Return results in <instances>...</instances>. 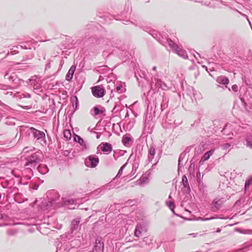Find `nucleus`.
<instances>
[{"label": "nucleus", "instance_id": "a19ab883", "mask_svg": "<svg viewBox=\"0 0 252 252\" xmlns=\"http://www.w3.org/2000/svg\"><path fill=\"white\" fill-rule=\"evenodd\" d=\"M104 39H99L96 40V43L97 44H100L101 42H103Z\"/></svg>", "mask_w": 252, "mask_h": 252}, {"label": "nucleus", "instance_id": "f257e3e1", "mask_svg": "<svg viewBox=\"0 0 252 252\" xmlns=\"http://www.w3.org/2000/svg\"><path fill=\"white\" fill-rule=\"evenodd\" d=\"M26 162L23 176V178L30 180L33 176L32 168H34L40 161L39 155L37 153L33 154L26 158Z\"/></svg>", "mask_w": 252, "mask_h": 252}, {"label": "nucleus", "instance_id": "7ed1b4c3", "mask_svg": "<svg viewBox=\"0 0 252 252\" xmlns=\"http://www.w3.org/2000/svg\"><path fill=\"white\" fill-rule=\"evenodd\" d=\"M165 43L168 44V45L171 48L172 51L178 54L179 56L186 59L188 57L187 52L185 50L182 49L176 44L170 38H167L165 39Z\"/></svg>", "mask_w": 252, "mask_h": 252}, {"label": "nucleus", "instance_id": "473e14b6", "mask_svg": "<svg viewBox=\"0 0 252 252\" xmlns=\"http://www.w3.org/2000/svg\"><path fill=\"white\" fill-rule=\"evenodd\" d=\"M167 205L168 206L169 209L172 211V212H174V203L171 201L166 202Z\"/></svg>", "mask_w": 252, "mask_h": 252}, {"label": "nucleus", "instance_id": "4c0bfd02", "mask_svg": "<svg viewBox=\"0 0 252 252\" xmlns=\"http://www.w3.org/2000/svg\"><path fill=\"white\" fill-rule=\"evenodd\" d=\"M232 90L234 92H237L238 91V87L237 85L235 84L233 85L231 87Z\"/></svg>", "mask_w": 252, "mask_h": 252}, {"label": "nucleus", "instance_id": "393cba45", "mask_svg": "<svg viewBox=\"0 0 252 252\" xmlns=\"http://www.w3.org/2000/svg\"><path fill=\"white\" fill-rule=\"evenodd\" d=\"M14 96L16 97H18L19 98H30L31 97V94L27 93H23L22 94H20L19 93L15 94H14Z\"/></svg>", "mask_w": 252, "mask_h": 252}, {"label": "nucleus", "instance_id": "09e8293b", "mask_svg": "<svg viewBox=\"0 0 252 252\" xmlns=\"http://www.w3.org/2000/svg\"><path fill=\"white\" fill-rule=\"evenodd\" d=\"M202 67H203V68H205L206 70H207V66H205V65H202Z\"/></svg>", "mask_w": 252, "mask_h": 252}, {"label": "nucleus", "instance_id": "37998d69", "mask_svg": "<svg viewBox=\"0 0 252 252\" xmlns=\"http://www.w3.org/2000/svg\"><path fill=\"white\" fill-rule=\"evenodd\" d=\"M13 93L12 92H11V91H7L6 93H5L4 94H7V95L9 94L10 95H13Z\"/></svg>", "mask_w": 252, "mask_h": 252}, {"label": "nucleus", "instance_id": "a18cd8bd", "mask_svg": "<svg viewBox=\"0 0 252 252\" xmlns=\"http://www.w3.org/2000/svg\"><path fill=\"white\" fill-rule=\"evenodd\" d=\"M201 177V173L200 172H198L197 173V178H200Z\"/></svg>", "mask_w": 252, "mask_h": 252}, {"label": "nucleus", "instance_id": "e433bc0d", "mask_svg": "<svg viewBox=\"0 0 252 252\" xmlns=\"http://www.w3.org/2000/svg\"><path fill=\"white\" fill-rule=\"evenodd\" d=\"M231 147V144L229 143H225L222 145L223 149H227Z\"/></svg>", "mask_w": 252, "mask_h": 252}, {"label": "nucleus", "instance_id": "2eb2a0df", "mask_svg": "<svg viewBox=\"0 0 252 252\" xmlns=\"http://www.w3.org/2000/svg\"><path fill=\"white\" fill-rule=\"evenodd\" d=\"M216 81L218 83L223 85H227L229 82L228 78L222 75L217 77Z\"/></svg>", "mask_w": 252, "mask_h": 252}, {"label": "nucleus", "instance_id": "13d9d810", "mask_svg": "<svg viewBox=\"0 0 252 252\" xmlns=\"http://www.w3.org/2000/svg\"><path fill=\"white\" fill-rule=\"evenodd\" d=\"M198 63H201L199 61L198 62Z\"/></svg>", "mask_w": 252, "mask_h": 252}, {"label": "nucleus", "instance_id": "2f4dec72", "mask_svg": "<svg viewBox=\"0 0 252 252\" xmlns=\"http://www.w3.org/2000/svg\"><path fill=\"white\" fill-rule=\"evenodd\" d=\"M17 230L16 229H9L7 231L6 233L8 235L13 236L17 233Z\"/></svg>", "mask_w": 252, "mask_h": 252}, {"label": "nucleus", "instance_id": "20e7f679", "mask_svg": "<svg viewBox=\"0 0 252 252\" xmlns=\"http://www.w3.org/2000/svg\"><path fill=\"white\" fill-rule=\"evenodd\" d=\"M99 162V158L94 155L88 156L85 159V163L87 166L94 168L95 167Z\"/></svg>", "mask_w": 252, "mask_h": 252}, {"label": "nucleus", "instance_id": "9d476101", "mask_svg": "<svg viewBox=\"0 0 252 252\" xmlns=\"http://www.w3.org/2000/svg\"><path fill=\"white\" fill-rule=\"evenodd\" d=\"M104 244L103 242H101L100 240L97 238L95 240L94 250L97 252H101L103 251Z\"/></svg>", "mask_w": 252, "mask_h": 252}, {"label": "nucleus", "instance_id": "79ce46f5", "mask_svg": "<svg viewBox=\"0 0 252 252\" xmlns=\"http://www.w3.org/2000/svg\"><path fill=\"white\" fill-rule=\"evenodd\" d=\"M214 218H205V219H203V218H199L198 219V220H210L211 219H213Z\"/></svg>", "mask_w": 252, "mask_h": 252}, {"label": "nucleus", "instance_id": "cd10ccee", "mask_svg": "<svg viewBox=\"0 0 252 252\" xmlns=\"http://www.w3.org/2000/svg\"><path fill=\"white\" fill-rule=\"evenodd\" d=\"M15 119L11 117H7L5 120V123L8 125H15Z\"/></svg>", "mask_w": 252, "mask_h": 252}, {"label": "nucleus", "instance_id": "b1692460", "mask_svg": "<svg viewBox=\"0 0 252 252\" xmlns=\"http://www.w3.org/2000/svg\"><path fill=\"white\" fill-rule=\"evenodd\" d=\"M198 187L199 191L202 194H204L206 192L205 186L204 185L203 183L200 180L198 181Z\"/></svg>", "mask_w": 252, "mask_h": 252}, {"label": "nucleus", "instance_id": "a211bd4d", "mask_svg": "<svg viewBox=\"0 0 252 252\" xmlns=\"http://www.w3.org/2000/svg\"><path fill=\"white\" fill-rule=\"evenodd\" d=\"M69 246L68 243H64L61 248H57L56 252H69L71 249H73V248L69 249Z\"/></svg>", "mask_w": 252, "mask_h": 252}, {"label": "nucleus", "instance_id": "ddd939ff", "mask_svg": "<svg viewBox=\"0 0 252 252\" xmlns=\"http://www.w3.org/2000/svg\"><path fill=\"white\" fill-rule=\"evenodd\" d=\"M75 69H76L75 65H72L70 67V69H69V70L65 76V79L67 81H70L71 80Z\"/></svg>", "mask_w": 252, "mask_h": 252}, {"label": "nucleus", "instance_id": "7c9ffc66", "mask_svg": "<svg viewBox=\"0 0 252 252\" xmlns=\"http://www.w3.org/2000/svg\"><path fill=\"white\" fill-rule=\"evenodd\" d=\"M127 164V162H126V163H125L119 169V172L116 176V177H120L122 174H123V170L124 168L126 167V165Z\"/></svg>", "mask_w": 252, "mask_h": 252}, {"label": "nucleus", "instance_id": "de8ad7c7", "mask_svg": "<svg viewBox=\"0 0 252 252\" xmlns=\"http://www.w3.org/2000/svg\"><path fill=\"white\" fill-rule=\"evenodd\" d=\"M147 123L146 121H145V125H144V127L145 128H146V127L147 126Z\"/></svg>", "mask_w": 252, "mask_h": 252}, {"label": "nucleus", "instance_id": "4be33fe9", "mask_svg": "<svg viewBox=\"0 0 252 252\" xmlns=\"http://www.w3.org/2000/svg\"><path fill=\"white\" fill-rule=\"evenodd\" d=\"M75 141L78 142L82 147L83 149H87V145L85 141L79 136L76 135L74 138Z\"/></svg>", "mask_w": 252, "mask_h": 252}, {"label": "nucleus", "instance_id": "0eeeda50", "mask_svg": "<svg viewBox=\"0 0 252 252\" xmlns=\"http://www.w3.org/2000/svg\"><path fill=\"white\" fill-rule=\"evenodd\" d=\"M224 203V199L221 198L214 199L212 203L211 211L214 212H217L222 206Z\"/></svg>", "mask_w": 252, "mask_h": 252}, {"label": "nucleus", "instance_id": "1a4fd4ad", "mask_svg": "<svg viewBox=\"0 0 252 252\" xmlns=\"http://www.w3.org/2000/svg\"><path fill=\"white\" fill-rule=\"evenodd\" d=\"M145 231H146V230L144 226L141 224H138L135 227L134 235L137 237H139L142 233Z\"/></svg>", "mask_w": 252, "mask_h": 252}, {"label": "nucleus", "instance_id": "dca6fc26", "mask_svg": "<svg viewBox=\"0 0 252 252\" xmlns=\"http://www.w3.org/2000/svg\"><path fill=\"white\" fill-rule=\"evenodd\" d=\"M110 189V185L107 184L106 186L103 187L101 189H99L94 190L93 192V195H96L99 193H101V194H103L105 191L109 190Z\"/></svg>", "mask_w": 252, "mask_h": 252}, {"label": "nucleus", "instance_id": "c85d7f7f", "mask_svg": "<svg viewBox=\"0 0 252 252\" xmlns=\"http://www.w3.org/2000/svg\"><path fill=\"white\" fill-rule=\"evenodd\" d=\"M63 136L66 140H69L71 137L70 131L68 129H65L63 131Z\"/></svg>", "mask_w": 252, "mask_h": 252}, {"label": "nucleus", "instance_id": "f8f14e48", "mask_svg": "<svg viewBox=\"0 0 252 252\" xmlns=\"http://www.w3.org/2000/svg\"><path fill=\"white\" fill-rule=\"evenodd\" d=\"M80 222V218L75 219L72 221L70 228L71 233H73L74 231L77 230L78 228Z\"/></svg>", "mask_w": 252, "mask_h": 252}, {"label": "nucleus", "instance_id": "864d4df0", "mask_svg": "<svg viewBox=\"0 0 252 252\" xmlns=\"http://www.w3.org/2000/svg\"><path fill=\"white\" fill-rule=\"evenodd\" d=\"M194 57H195V58L196 60H198V59H197V58L196 57V56H195V55H194Z\"/></svg>", "mask_w": 252, "mask_h": 252}, {"label": "nucleus", "instance_id": "6e6552de", "mask_svg": "<svg viewBox=\"0 0 252 252\" xmlns=\"http://www.w3.org/2000/svg\"><path fill=\"white\" fill-rule=\"evenodd\" d=\"M155 83V85L156 88L158 89H161L163 90H168L169 87L164 82L162 81L161 79L156 78V77L154 78V81H153V83Z\"/></svg>", "mask_w": 252, "mask_h": 252}, {"label": "nucleus", "instance_id": "39448f33", "mask_svg": "<svg viewBox=\"0 0 252 252\" xmlns=\"http://www.w3.org/2000/svg\"><path fill=\"white\" fill-rule=\"evenodd\" d=\"M30 133L36 140L41 141L44 140L45 135L43 132L40 131L33 127L30 128Z\"/></svg>", "mask_w": 252, "mask_h": 252}, {"label": "nucleus", "instance_id": "423d86ee", "mask_svg": "<svg viewBox=\"0 0 252 252\" xmlns=\"http://www.w3.org/2000/svg\"><path fill=\"white\" fill-rule=\"evenodd\" d=\"M93 95L96 97H101L104 96L105 89L102 86H96L92 88Z\"/></svg>", "mask_w": 252, "mask_h": 252}, {"label": "nucleus", "instance_id": "9b49d317", "mask_svg": "<svg viewBox=\"0 0 252 252\" xmlns=\"http://www.w3.org/2000/svg\"><path fill=\"white\" fill-rule=\"evenodd\" d=\"M243 143L247 147L252 149V135L251 134H247L244 138Z\"/></svg>", "mask_w": 252, "mask_h": 252}, {"label": "nucleus", "instance_id": "6ab92c4d", "mask_svg": "<svg viewBox=\"0 0 252 252\" xmlns=\"http://www.w3.org/2000/svg\"><path fill=\"white\" fill-rule=\"evenodd\" d=\"M101 149L103 152L109 153L112 151V147L111 144H109L108 143H105L103 144L101 147Z\"/></svg>", "mask_w": 252, "mask_h": 252}, {"label": "nucleus", "instance_id": "5fc2aeb1", "mask_svg": "<svg viewBox=\"0 0 252 252\" xmlns=\"http://www.w3.org/2000/svg\"><path fill=\"white\" fill-rule=\"evenodd\" d=\"M3 225H4V224H0V226H3Z\"/></svg>", "mask_w": 252, "mask_h": 252}, {"label": "nucleus", "instance_id": "f3484780", "mask_svg": "<svg viewBox=\"0 0 252 252\" xmlns=\"http://www.w3.org/2000/svg\"><path fill=\"white\" fill-rule=\"evenodd\" d=\"M38 171L41 174L44 175L49 172V168L45 164H39L37 168Z\"/></svg>", "mask_w": 252, "mask_h": 252}, {"label": "nucleus", "instance_id": "f03ea898", "mask_svg": "<svg viewBox=\"0 0 252 252\" xmlns=\"http://www.w3.org/2000/svg\"><path fill=\"white\" fill-rule=\"evenodd\" d=\"M47 197L49 198V200L42 202V209L44 210H46L49 209L52 207L53 208L55 209L60 206L59 205L60 203L59 195L56 191H53L48 192Z\"/></svg>", "mask_w": 252, "mask_h": 252}, {"label": "nucleus", "instance_id": "c9c22d12", "mask_svg": "<svg viewBox=\"0 0 252 252\" xmlns=\"http://www.w3.org/2000/svg\"><path fill=\"white\" fill-rule=\"evenodd\" d=\"M182 156H183L182 154L180 155L179 158V160H178V169H179L181 167V166L183 165V163H181L182 160L183 159Z\"/></svg>", "mask_w": 252, "mask_h": 252}, {"label": "nucleus", "instance_id": "ea45409f", "mask_svg": "<svg viewBox=\"0 0 252 252\" xmlns=\"http://www.w3.org/2000/svg\"><path fill=\"white\" fill-rule=\"evenodd\" d=\"M150 34L153 36V37L154 38L158 39V33H157V32L153 31Z\"/></svg>", "mask_w": 252, "mask_h": 252}, {"label": "nucleus", "instance_id": "49530a36", "mask_svg": "<svg viewBox=\"0 0 252 252\" xmlns=\"http://www.w3.org/2000/svg\"><path fill=\"white\" fill-rule=\"evenodd\" d=\"M156 69H157V67L156 66H155L153 67V70L154 71H156Z\"/></svg>", "mask_w": 252, "mask_h": 252}, {"label": "nucleus", "instance_id": "bf43d9fd", "mask_svg": "<svg viewBox=\"0 0 252 252\" xmlns=\"http://www.w3.org/2000/svg\"><path fill=\"white\" fill-rule=\"evenodd\" d=\"M72 203H74V200H72Z\"/></svg>", "mask_w": 252, "mask_h": 252}, {"label": "nucleus", "instance_id": "8fccbe9b", "mask_svg": "<svg viewBox=\"0 0 252 252\" xmlns=\"http://www.w3.org/2000/svg\"><path fill=\"white\" fill-rule=\"evenodd\" d=\"M147 238H144L143 239V241H144V242H146V240H147Z\"/></svg>", "mask_w": 252, "mask_h": 252}, {"label": "nucleus", "instance_id": "bb28decb", "mask_svg": "<svg viewBox=\"0 0 252 252\" xmlns=\"http://www.w3.org/2000/svg\"><path fill=\"white\" fill-rule=\"evenodd\" d=\"M94 111V116L102 114L104 112V110H100L97 107H94L91 112Z\"/></svg>", "mask_w": 252, "mask_h": 252}, {"label": "nucleus", "instance_id": "4d7b16f0", "mask_svg": "<svg viewBox=\"0 0 252 252\" xmlns=\"http://www.w3.org/2000/svg\"><path fill=\"white\" fill-rule=\"evenodd\" d=\"M75 202H76V201H77V200H75ZM74 203L77 204V203H76V202H74Z\"/></svg>", "mask_w": 252, "mask_h": 252}, {"label": "nucleus", "instance_id": "5701e85b", "mask_svg": "<svg viewBox=\"0 0 252 252\" xmlns=\"http://www.w3.org/2000/svg\"><path fill=\"white\" fill-rule=\"evenodd\" d=\"M132 140L130 137L126 135H124L122 138V142L125 146H127L129 144V142Z\"/></svg>", "mask_w": 252, "mask_h": 252}, {"label": "nucleus", "instance_id": "c756f323", "mask_svg": "<svg viewBox=\"0 0 252 252\" xmlns=\"http://www.w3.org/2000/svg\"><path fill=\"white\" fill-rule=\"evenodd\" d=\"M168 100L166 98H163L162 102L161 104V111H163L168 106L167 104Z\"/></svg>", "mask_w": 252, "mask_h": 252}, {"label": "nucleus", "instance_id": "603ef678", "mask_svg": "<svg viewBox=\"0 0 252 252\" xmlns=\"http://www.w3.org/2000/svg\"><path fill=\"white\" fill-rule=\"evenodd\" d=\"M96 138H97V139H98V138H99V135H97L96 136Z\"/></svg>", "mask_w": 252, "mask_h": 252}, {"label": "nucleus", "instance_id": "72a5a7b5", "mask_svg": "<svg viewBox=\"0 0 252 252\" xmlns=\"http://www.w3.org/2000/svg\"><path fill=\"white\" fill-rule=\"evenodd\" d=\"M114 91H116V92L119 94L122 93L123 92L122 85L117 86L116 88L114 89Z\"/></svg>", "mask_w": 252, "mask_h": 252}, {"label": "nucleus", "instance_id": "4468645a", "mask_svg": "<svg viewBox=\"0 0 252 252\" xmlns=\"http://www.w3.org/2000/svg\"><path fill=\"white\" fill-rule=\"evenodd\" d=\"M156 154V148L154 146H152L149 149L148 158L150 162L152 161L154 158Z\"/></svg>", "mask_w": 252, "mask_h": 252}, {"label": "nucleus", "instance_id": "58836bf2", "mask_svg": "<svg viewBox=\"0 0 252 252\" xmlns=\"http://www.w3.org/2000/svg\"><path fill=\"white\" fill-rule=\"evenodd\" d=\"M71 100L72 101H76L75 105H76V108L79 104L77 97L76 96H74L73 97L71 98Z\"/></svg>", "mask_w": 252, "mask_h": 252}, {"label": "nucleus", "instance_id": "c03bdc74", "mask_svg": "<svg viewBox=\"0 0 252 252\" xmlns=\"http://www.w3.org/2000/svg\"><path fill=\"white\" fill-rule=\"evenodd\" d=\"M189 235H192L193 237H195L197 236L198 235V233H191V234H190Z\"/></svg>", "mask_w": 252, "mask_h": 252}, {"label": "nucleus", "instance_id": "aec40b11", "mask_svg": "<svg viewBox=\"0 0 252 252\" xmlns=\"http://www.w3.org/2000/svg\"><path fill=\"white\" fill-rule=\"evenodd\" d=\"M215 151L214 149H211L208 152L205 153L201 158V161H204L208 160L210 157L213 155Z\"/></svg>", "mask_w": 252, "mask_h": 252}, {"label": "nucleus", "instance_id": "f704fd0d", "mask_svg": "<svg viewBox=\"0 0 252 252\" xmlns=\"http://www.w3.org/2000/svg\"><path fill=\"white\" fill-rule=\"evenodd\" d=\"M252 182V179L248 180L246 181L245 185V189L249 188Z\"/></svg>", "mask_w": 252, "mask_h": 252}, {"label": "nucleus", "instance_id": "412c9836", "mask_svg": "<svg viewBox=\"0 0 252 252\" xmlns=\"http://www.w3.org/2000/svg\"><path fill=\"white\" fill-rule=\"evenodd\" d=\"M182 183L183 184L184 187L185 188L187 189V191H188L189 192L190 191V188L189 186V184L188 183L187 178L186 175H184L182 177Z\"/></svg>", "mask_w": 252, "mask_h": 252}, {"label": "nucleus", "instance_id": "a878e982", "mask_svg": "<svg viewBox=\"0 0 252 252\" xmlns=\"http://www.w3.org/2000/svg\"><path fill=\"white\" fill-rule=\"evenodd\" d=\"M137 184L142 185L145 183H147L148 182V178L146 176H141L139 180L137 181Z\"/></svg>", "mask_w": 252, "mask_h": 252}, {"label": "nucleus", "instance_id": "3c124183", "mask_svg": "<svg viewBox=\"0 0 252 252\" xmlns=\"http://www.w3.org/2000/svg\"><path fill=\"white\" fill-rule=\"evenodd\" d=\"M220 229H218L217 230V232H220Z\"/></svg>", "mask_w": 252, "mask_h": 252}, {"label": "nucleus", "instance_id": "6e6d98bb", "mask_svg": "<svg viewBox=\"0 0 252 252\" xmlns=\"http://www.w3.org/2000/svg\"><path fill=\"white\" fill-rule=\"evenodd\" d=\"M197 54L199 56V57H200L199 54H198V53H197Z\"/></svg>", "mask_w": 252, "mask_h": 252}]
</instances>
